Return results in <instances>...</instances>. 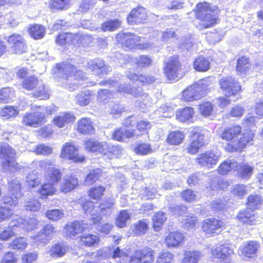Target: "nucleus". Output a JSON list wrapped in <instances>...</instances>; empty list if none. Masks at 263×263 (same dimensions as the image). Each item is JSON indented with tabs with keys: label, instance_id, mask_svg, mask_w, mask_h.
<instances>
[{
	"label": "nucleus",
	"instance_id": "f257e3e1",
	"mask_svg": "<svg viewBox=\"0 0 263 263\" xmlns=\"http://www.w3.org/2000/svg\"><path fill=\"white\" fill-rule=\"evenodd\" d=\"M241 128L240 126L235 125L226 128L219 134L223 140L228 143L225 147L226 149L229 152L241 151L247 143L253 139L254 134L251 130H246L241 135Z\"/></svg>",
	"mask_w": 263,
	"mask_h": 263
},
{
	"label": "nucleus",
	"instance_id": "f03ea898",
	"mask_svg": "<svg viewBox=\"0 0 263 263\" xmlns=\"http://www.w3.org/2000/svg\"><path fill=\"white\" fill-rule=\"evenodd\" d=\"M57 67L58 71L56 72V77L63 87L72 91L81 85L78 79L84 78V72L78 71L76 67L67 63L59 64Z\"/></svg>",
	"mask_w": 263,
	"mask_h": 263
},
{
	"label": "nucleus",
	"instance_id": "7ed1b4c3",
	"mask_svg": "<svg viewBox=\"0 0 263 263\" xmlns=\"http://www.w3.org/2000/svg\"><path fill=\"white\" fill-rule=\"evenodd\" d=\"M32 114H28L23 118V122L27 125L37 127L46 122V117L56 111L54 106H33Z\"/></svg>",
	"mask_w": 263,
	"mask_h": 263
},
{
	"label": "nucleus",
	"instance_id": "20e7f679",
	"mask_svg": "<svg viewBox=\"0 0 263 263\" xmlns=\"http://www.w3.org/2000/svg\"><path fill=\"white\" fill-rule=\"evenodd\" d=\"M117 41L127 48L132 49L137 47L138 49H148L152 48L149 43H140V37L131 33L120 32L116 36Z\"/></svg>",
	"mask_w": 263,
	"mask_h": 263
},
{
	"label": "nucleus",
	"instance_id": "39448f33",
	"mask_svg": "<svg viewBox=\"0 0 263 263\" xmlns=\"http://www.w3.org/2000/svg\"><path fill=\"white\" fill-rule=\"evenodd\" d=\"M22 86L27 90H33V95L41 100L49 98V94L45 89V86L42 81L34 77L25 79L22 82Z\"/></svg>",
	"mask_w": 263,
	"mask_h": 263
},
{
	"label": "nucleus",
	"instance_id": "423d86ee",
	"mask_svg": "<svg viewBox=\"0 0 263 263\" xmlns=\"http://www.w3.org/2000/svg\"><path fill=\"white\" fill-rule=\"evenodd\" d=\"M210 7L208 3L199 4L197 6L196 16L203 22L202 25L205 28L210 27L216 23L214 12Z\"/></svg>",
	"mask_w": 263,
	"mask_h": 263
},
{
	"label": "nucleus",
	"instance_id": "0eeeda50",
	"mask_svg": "<svg viewBox=\"0 0 263 263\" xmlns=\"http://www.w3.org/2000/svg\"><path fill=\"white\" fill-rule=\"evenodd\" d=\"M219 84L227 97L236 96L241 90L238 82L231 76L222 77L219 80Z\"/></svg>",
	"mask_w": 263,
	"mask_h": 263
},
{
	"label": "nucleus",
	"instance_id": "6e6552de",
	"mask_svg": "<svg viewBox=\"0 0 263 263\" xmlns=\"http://www.w3.org/2000/svg\"><path fill=\"white\" fill-rule=\"evenodd\" d=\"M61 157L63 159L77 163L82 162L85 160L84 156L79 154L78 148L73 142H66L63 145Z\"/></svg>",
	"mask_w": 263,
	"mask_h": 263
},
{
	"label": "nucleus",
	"instance_id": "1a4fd4ad",
	"mask_svg": "<svg viewBox=\"0 0 263 263\" xmlns=\"http://www.w3.org/2000/svg\"><path fill=\"white\" fill-rule=\"evenodd\" d=\"M154 254L150 248L136 251L130 257V263H154Z\"/></svg>",
	"mask_w": 263,
	"mask_h": 263
},
{
	"label": "nucleus",
	"instance_id": "9d476101",
	"mask_svg": "<svg viewBox=\"0 0 263 263\" xmlns=\"http://www.w3.org/2000/svg\"><path fill=\"white\" fill-rule=\"evenodd\" d=\"M89 229V225L84 221H76L68 223L65 228V233L71 238H74L82 231Z\"/></svg>",
	"mask_w": 263,
	"mask_h": 263
},
{
	"label": "nucleus",
	"instance_id": "9b49d317",
	"mask_svg": "<svg viewBox=\"0 0 263 263\" xmlns=\"http://www.w3.org/2000/svg\"><path fill=\"white\" fill-rule=\"evenodd\" d=\"M219 159V156L212 152L207 151L199 154L196 158V162L200 165L207 167H212L216 165Z\"/></svg>",
	"mask_w": 263,
	"mask_h": 263
},
{
	"label": "nucleus",
	"instance_id": "f8f14e48",
	"mask_svg": "<svg viewBox=\"0 0 263 263\" xmlns=\"http://www.w3.org/2000/svg\"><path fill=\"white\" fill-rule=\"evenodd\" d=\"M85 147L88 151L98 152L104 155L110 151V145L106 142H99L93 140H86Z\"/></svg>",
	"mask_w": 263,
	"mask_h": 263
},
{
	"label": "nucleus",
	"instance_id": "ddd939ff",
	"mask_svg": "<svg viewBox=\"0 0 263 263\" xmlns=\"http://www.w3.org/2000/svg\"><path fill=\"white\" fill-rule=\"evenodd\" d=\"M223 226V222L220 220L208 218L202 222V229L206 234L212 235L216 233Z\"/></svg>",
	"mask_w": 263,
	"mask_h": 263
},
{
	"label": "nucleus",
	"instance_id": "4468645a",
	"mask_svg": "<svg viewBox=\"0 0 263 263\" xmlns=\"http://www.w3.org/2000/svg\"><path fill=\"white\" fill-rule=\"evenodd\" d=\"M197 88L194 84L189 86L182 91L181 99L185 102H192L201 99L204 96V93Z\"/></svg>",
	"mask_w": 263,
	"mask_h": 263
},
{
	"label": "nucleus",
	"instance_id": "2eb2a0df",
	"mask_svg": "<svg viewBox=\"0 0 263 263\" xmlns=\"http://www.w3.org/2000/svg\"><path fill=\"white\" fill-rule=\"evenodd\" d=\"M179 65L177 58H172L167 62L164 71L168 79L170 80H178Z\"/></svg>",
	"mask_w": 263,
	"mask_h": 263
},
{
	"label": "nucleus",
	"instance_id": "dca6fc26",
	"mask_svg": "<svg viewBox=\"0 0 263 263\" xmlns=\"http://www.w3.org/2000/svg\"><path fill=\"white\" fill-rule=\"evenodd\" d=\"M185 236L179 232L170 233L164 239V243L168 248H176L184 241Z\"/></svg>",
	"mask_w": 263,
	"mask_h": 263
},
{
	"label": "nucleus",
	"instance_id": "f3484780",
	"mask_svg": "<svg viewBox=\"0 0 263 263\" xmlns=\"http://www.w3.org/2000/svg\"><path fill=\"white\" fill-rule=\"evenodd\" d=\"M101 85L108 84L113 87H116L118 92L124 93H129L135 97L139 96L141 93V88H133L128 87L127 85L124 84H119L117 81L108 80L106 81L100 82Z\"/></svg>",
	"mask_w": 263,
	"mask_h": 263
},
{
	"label": "nucleus",
	"instance_id": "a211bd4d",
	"mask_svg": "<svg viewBox=\"0 0 263 263\" xmlns=\"http://www.w3.org/2000/svg\"><path fill=\"white\" fill-rule=\"evenodd\" d=\"M147 18L145 9L142 7H138L132 10L127 17L129 24H140L143 22Z\"/></svg>",
	"mask_w": 263,
	"mask_h": 263
},
{
	"label": "nucleus",
	"instance_id": "6ab92c4d",
	"mask_svg": "<svg viewBox=\"0 0 263 263\" xmlns=\"http://www.w3.org/2000/svg\"><path fill=\"white\" fill-rule=\"evenodd\" d=\"M88 68L96 75H103L110 71V68L102 60H95L88 63Z\"/></svg>",
	"mask_w": 263,
	"mask_h": 263
},
{
	"label": "nucleus",
	"instance_id": "aec40b11",
	"mask_svg": "<svg viewBox=\"0 0 263 263\" xmlns=\"http://www.w3.org/2000/svg\"><path fill=\"white\" fill-rule=\"evenodd\" d=\"M204 136L201 133H194L192 137V141L187 149L189 153L196 154L198 150L204 145Z\"/></svg>",
	"mask_w": 263,
	"mask_h": 263
},
{
	"label": "nucleus",
	"instance_id": "412c9836",
	"mask_svg": "<svg viewBox=\"0 0 263 263\" xmlns=\"http://www.w3.org/2000/svg\"><path fill=\"white\" fill-rule=\"evenodd\" d=\"M77 127L78 132L83 135H91L95 133L92 122L89 118H84L79 120Z\"/></svg>",
	"mask_w": 263,
	"mask_h": 263
},
{
	"label": "nucleus",
	"instance_id": "4be33fe9",
	"mask_svg": "<svg viewBox=\"0 0 263 263\" xmlns=\"http://www.w3.org/2000/svg\"><path fill=\"white\" fill-rule=\"evenodd\" d=\"M74 116L70 112L61 113L53 119V123L60 128L66 126L75 121Z\"/></svg>",
	"mask_w": 263,
	"mask_h": 263
},
{
	"label": "nucleus",
	"instance_id": "5701e85b",
	"mask_svg": "<svg viewBox=\"0 0 263 263\" xmlns=\"http://www.w3.org/2000/svg\"><path fill=\"white\" fill-rule=\"evenodd\" d=\"M77 178L72 175H67L60 184V190L63 193H67L73 190L78 185Z\"/></svg>",
	"mask_w": 263,
	"mask_h": 263
},
{
	"label": "nucleus",
	"instance_id": "b1692460",
	"mask_svg": "<svg viewBox=\"0 0 263 263\" xmlns=\"http://www.w3.org/2000/svg\"><path fill=\"white\" fill-rule=\"evenodd\" d=\"M134 129H127L125 128H119L114 132L112 138L120 142H125L127 139L136 136Z\"/></svg>",
	"mask_w": 263,
	"mask_h": 263
},
{
	"label": "nucleus",
	"instance_id": "393cba45",
	"mask_svg": "<svg viewBox=\"0 0 263 263\" xmlns=\"http://www.w3.org/2000/svg\"><path fill=\"white\" fill-rule=\"evenodd\" d=\"M194 115V108L186 107L176 111V117L178 121L181 122H193Z\"/></svg>",
	"mask_w": 263,
	"mask_h": 263
},
{
	"label": "nucleus",
	"instance_id": "a878e982",
	"mask_svg": "<svg viewBox=\"0 0 263 263\" xmlns=\"http://www.w3.org/2000/svg\"><path fill=\"white\" fill-rule=\"evenodd\" d=\"M237 219L240 222L247 225H253L256 221L253 212L248 209L240 211L237 216Z\"/></svg>",
	"mask_w": 263,
	"mask_h": 263
},
{
	"label": "nucleus",
	"instance_id": "bb28decb",
	"mask_svg": "<svg viewBox=\"0 0 263 263\" xmlns=\"http://www.w3.org/2000/svg\"><path fill=\"white\" fill-rule=\"evenodd\" d=\"M62 176L61 170L53 167L46 172L44 177L46 181L55 186L61 180Z\"/></svg>",
	"mask_w": 263,
	"mask_h": 263
},
{
	"label": "nucleus",
	"instance_id": "cd10ccee",
	"mask_svg": "<svg viewBox=\"0 0 263 263\" xmlns=\"http://www.w3.org/2000/svg\"><path fill=\"white\" fill-rule=\"evenodd\" d=\"M259 247V245L258 242L255 241H250L244 245L241 249V251L246 257H252L256 255Z\"/></svg>",
	"mask_w": 263,
	"mask_h": 263
},
{
	"label": "nucleus",
	"instance_id": "c85d7f7f",
	"mask_svg": "<svg viewBox=\"0 0 263 263\" xmlns=\"http://www.w3.org/2000/svg\"><path fill=\"white\" fill-rule=\"evenodd\" d=\"M67 249V247L64 244L57 243L50 247L48 253L52 257H61L65 254Z\"/></svg>",
	"mask_w": 263,
	"mask_h": 263
},
{
	"label": "nucleus",
	"instance_id": "c756f323",
	"mask_svg": "<svg viewBox=\"0 0 263 263\" xmlns=\"http://www.w3.org/2000/svg\"><path fill=\"white\" fill-rule=\"evenodd\" d=\"M39 224V221L35 218H30L26 220L24 218H20L17 219V228L20 229H26L28 231L36 229Z\"/></svg>",
	"mask_w": 263,
	"mask_h": 263
},
{
	"label": "nucleus",
	"instance_id": "7c9ffc66",
	"mask_svg": "<svg viewBox=\"0 0 263 263\" xmlns=\"http://www.w3.org/2000/svg\"><path fill=\"white\" fill-rule=\"evenodd\" d=\"M238 167V163L235 160L229 159L224 161L219 166L218 173L221 175L227 174Z\"/></svg>",
	"mask_w": 263,
	"mask_h": 263
},
{
	"label": "nucleus",
	"instance_id": "2f4dec72",
	"mask_svg": "<svg viewBox=\"0 0 263 263\" xmlns=\"http://www.w3.org/2000/svg\"><path fill=\"white\" fill-rule=\"evenodd\" d=\"M202 256L198 251H187L184 253L181 263H198Z\"/></svg>",
	"mask_w": 263,
	"mask_h": 263
},
{
	"label": "nucleus",
	"instance_id": "473e14b6",
	"mask_svg": "<svg viewBox=\"0 0 263 263\" xmlns=\"http://www.w3.org/2000/svg\"><path fill=\"white\" fill-rule=\"evenodd\" d=\"M28 32L32 37L35 40H39L44 36L45 28L41 25L32 24L29 25Z\"/></svg>",
	"mask_w": 263,
	"mask_h": 263
},
{
	"label": "nucleus",
	"instance_id": "72a5a7b5",
	"mask_svg": "<svg viewBox=\"0 0 263 263\" xmlns=\"http://www.w3.org/2000/svg\"><path fill=\"white\" fill-rule=\"evenodd\" d=\"M149 221L146 219L139 220L132 226L133 232L137 235L145 234L148 229Z\"/></svg>",
	"mask_w": 263,
	"mask_h": 263
},
{
	"label": "nucleus",
	"instance_id": "f704fd0d",
	"mask_svg": "<svg viewBox=\"0 0 263 263\" xmlns=\"http://www.w3.org/2000/svg\"><path fill=\"white\" fill-rule=\"evenodd\" d=\"M94 95L92 91L87 90L79 93L76 98V102L81 106H86L93 99Z\"/></svg>",
	"mask_w": 263,
	"mask_h": 263
},
{
	"label": "nucleus",
	"instance_id": "c9c22d12",
	"mask_svg": "<svg viewBox=\"0 0 263 263\" xmlns=\"http://www.w3.org/2000/svg\"><path fill=\"white\" fill-rule=\"evenodd\" d=\"M100 241V237L95 234H86L80 237V243L85 246H95L98 245Z\"/></svg>",
	"mask_w": 263,
	"mask_h": 263
},
{
	"label": "nucleus",
	"instance_id": "e433bc0d",
	"mask_svg": "<svg viewBox=\"0 0 263 263\" xmlns=\"http://www.w3.org/2000/svg\"><path fill=\"white\" fill-rule=\"evenodd\" d=\"M194 68L198 71H207L210 68V62L203 57H199L194 62Z\"/></svg>",
	"mask_w": 263,
	"mask_h": 263
},
{
	"label": "nucleus",
	"instance_id": "4c0bfd02",
	"mask_svg": "<svg viewBox=\"0 0 263 263\" xmlns=\"http://www.w3.org/2000/svg\"><path fill=\"white\" fill-rule=\"evenodd\" d=\"M230 185V182L229 181L215 177L211 182L210 187L214 191H223Z\"/></svg>",
	"mask_w": 263,
	"mask_h": 263
},
{
	"label": "nucleus",
	"instance_id": "58836bf2",
	"mask_svg": "<svg viewBox=\"0 0 263 263\" xmlns=\"http://www.w3.org/2000/svg\"><path fill=\"white\" fill-rule=\"evenodd\" d=\"M127 77L131 81H139L142 83L145 84H150L155 81V79L152 76L142 74L138 75L130 72L127 74Z\"/></svg>",
	"mask_w": 263,
	"mask_h": 263
},
{
	"label": "nucleus",
	"instance_id": "ea45409f",
	"mask_svg": "<svg viewBox=\"0 0 263 263\" xmlns=\"http://www.w3.org/2000/svg\"><path fill=\"white\" fill-rule=\"evenodd\" d=\"M57 192L55 185L47 182L43 184L38 192L40 193L41 197L46 198L48 196H51L55 194Z\"/></svg>",
	"mask_w": 263,
	"mask_h": 263
},
{
	"label": "nucleus",
	"instance_id": "a19ab883",
	"mask_svg": "<svg viewBox=\"0 0 263 263\" xmlns=\"http://www.w3.org/2000/svg\"><path fill=\"white\" fill-rule=\"evenodd\" d=\"M253 171V166L247 164H242L238 169V175L243 179H248L252 175Z\"/></svg>",
	"mask_w": 263,
	"mask_h": 263
},
{
	"label": "nucleus",
	"instance_id": "79ce46f5",
	"mask_svg": "<svg viewBox=\"0 0 263 263\" xmlns=\"http://www.w3.org/2000/svg\"><path fill=\"white\" fill-rule=\"evenodd\" d=\"M184 138V134L180 131H174L170 133L167 138L168 143L178 145L181 143Z\"/></svg>",
	"mask_w": 263,
	"mask_h": 263
},
{
	"label": "nucleus",
	"instance_id": "37998d69",
	"mask_svg": "<svg viewBox=\"0 0 263 263\" xmlns=\"http://www.w3.org/2000/svg\"><path fill=\"white\" fill-rule=\"evenodd\" d=\"M213 78L211 77L204 78L201 80H199L197 82L194 84L198 89L201 91V92L205 95V90L209 89L210 86L212 85L213 80Z\"/></svg>",
	"mask_w": 263,
	"mask_h": 263
},
{
	"label": "nucleus",
	"instance_id": "c03bdc74",
	"mask_svg": "<svg viewBox=\"0 0 263 263\" xmlns=\"http://www.w3.org/2000/svg\"><path fill=\"white\" fill-rule=\"evenodd\" d=\"M102 174L101 170L97 168L90 171L86 176L84 184L89 186L95 182L100 177Z\"/></svg>",
	"mask_w": 263,
	"mask_h": 263
},
{
	"label": "nucleus",
	"instance_id": "a18cd8bd",
	"mask_svg": "<svg viewBox=\"0 0 263 263\" xmlns=\"http://www.w3.org/2000/svg\"><path fill=\"white\" fill-rule=\"evenodd\" d=\"M197 221V217L192 215H187L182 220L181 226L185 230L194 229Z\"/></svg>",
	"mask_w": 263,
	"mask_h": 263
},
{
	"label": "nucleus",
	"instance_id": "49530a36",
	"mask_svg": "<svg viewBox=\"0 0 263 263\" xmlns=\"http://www.w3.org/2000/svg\"><path fill=\"white\" fill-rule=\"evenodd\" d=\"M130 218V215L126 210L121 211L118 215L116 224L119 228H123L126 226V222Z\"/></svg>",
	"mask_w": 263,
	"mask_h": 263
},
{
	"label": "nucleus",
	"instance_id": "de8ad7c7",
	"mask_svg": "<svg viewBox=\"0 0 263 263\" xmlns=\"http://www.w3.org/2000/svg\"><path fill=\"white\" fill-rule=\"evenodd\" d=\"M166 219V217L163 213L158 212L155 214L153 217V228L156 231H159Z\"/></svg>",
	"mask_w": 263,
	"mask_h": 263
},
{
	"label": "nucleus",
	"instance_id": "09e8293b",
	"mask_svg": "<svg viewBox=\"0 0 263 263\" xmlns=\"http://www.w3.org/2000/svg\"><path fill=\"white\" fill-rule=\"evenodd\" d=\"M92 41V37L88 35H84L81 36L79 34H76L73 36V40H72L73 44L76 46H79L80 43L83 45H87L90 43Z\"/></svg>",
	"mask_w": 263,
	"mask_h": 263
},
{
	"label": "nucleus",
	"instance_id": "8fccbe9b",
	"mask_svg": "<svg viewBox=\"0 0 263 263\" xmlns=\"http://www.w3.org/2000/svg\"><path fill=\"white\" fill-rule=\"evenodd\" d=\"M79 202L82 205L85 212L91 213L92 212H98L99 207L94 206V202L90 200H87L85 198H81L79 200Z\"/></svg>",
	"mask_w": 263,
	"mask_h": 263
},
{
	"label": "nucleus",
	"instance_id": "3c124183",
	"mask_svg": "<svg viewBox=\"0 0 263 263\" xmlns=\"http://www.w3.org/2000/svg\"><path fill=\"white\" fill-rule=\"evenodd\" d=\"M9 149L5 146H0V158L2 159L7 158L4 162V165L8 167L13 166L14 160L11 159L9 156Z\"/></svg>",
	"mask_w": 263,
	"mask_h": 263
},
{
	"label": "nucleus",
	"instance_id": "603ef678",
	"mask_svg": "<svg viewBox=\"0 0 263 263\" xmlns=\"http://www.w3.org/2000/svg\"><path fill=\"white\" fill-rule=\"evenodd\" d=\"M72 0H51L49 5L51 8L64 9L68 8Z\"/></svg>",
	"mask_w": 263,
	"mask_h": 263
},
{
	"label": "nucleus",
	"instance_id": "864d4df0",
	"mask_svg": "<svg viewBox=\"0 0 263 263\" xmlns=\"http://www.w3.org/2000/svg\"><path fill=\"white\" fill-rule=\"evenodd\" d=\"M46 217L53 221H58L64 217V213L60 209H53L46 213Z\"/></svg>",
	"mask_w": 263,
	"mask_h": 263
},
{
	"label": "nucleus",
	"instance_id": "5fc2aeb1",
	"mask_svg": "<svg viewBox=\"0 0 263 263\" xmlns=\"http://www.w3.org/2000/svg\"><path fill=\"white\" fill-rule=\"evenodd\" d=\"M249 59L246 57H241L238 60L236 70L240 73H245L250 67Z\"/></svg>",
	"mask_w": 263,
	"mask_h": 263
},
{
	"label": "nucleus",
	"instance_id": "6e6d98bb",
	"mask_svg": "<svg viewBox=\"0 0 263 263\" xmlns=\"http://www.w3.org/2000/svg\"><path fill=\"white\" fill-rule=\"evenodd\" d=\"M120 24V22L118 20H110L102 24V29L104 31H112L119 28Z\"/></svg>",
	"mask_w": 263,
	"mask_h": 263
},
{
	"label": "nucleus",
	"instance_id": "4d7b16f0",
	"mask_svg": "<svg viewBox=\"0 0 263 263\" xmlns=\"http://www.w3.org/2000/svg\"><path fill=\"white\" fill-rule=\"evenodd\" d=\"M262 198L260 196L251 195L248 197V206L251 209H257L261 204Z\"/></svg>",
	"mask_w": 263,
	"mask_h": 263
},
{
	"label": "nucleus",
	"instance_id": "13d9d810",
	"mask_svg": "<svg viewBox=\"0 0 263 263\" xmlns=\"http://www.w3.org/2000/svg\"><path fill=\"white\" fill-rule=\"evenodd\" d=\"M105 190V187L102 186L93 187L89 190L88 195L91 198L98 200L103 195Z\"/></svg>",
	"mask_w": 263,
	"mask_h": 263
},
{
	"label": "nucleus",
	"instance_id": "bf43d9fd",
	"mask_svg": "<svg viewBox=\"0 0 263 263\" xmlns=\"http://www.w3.org/2000/svg\"><path fill=\"white\" fill-rule=\"evenodd\" d=\"M174 255L170 252H162L158 256L156 263H173Z\"/></svg>",
	"mask_w": 263,
	"mask_h": 263
},
{
	"label": "nucleus",
	"instance_id": "052dcab7",
	"mask_svg": "<svg viewBox=\"0 0 263 263\" xmlns=\"http://www.w3.org/2000/svg\"><path fill=\"white\" fill-rule=\"evenodd\" d=\"M213 105L209 102H203L199 105V111L202 116L207 117L212 115Z\"/></svg>",
	"mask_w": 263,
	"mask_h": 263
},
{
	"label": "nucleus",
	"instance_id": "680f3d73",
	"mask_svg": "<svg viewBox=\"0 0 263 263\" xmlns=\"http://www.w3.org/2000/svg\"><path fill=\"white\" fill-rule=\"evenodd\" d=\"M114 202L112 200H107L99 207L100 212L103 215H109L113 210Z\"/></svg>",
	"mask_w": 263,
	"mask_h": 263
},
{
	"label": "nucleus",
	"instance_id": "e2e57ef3",
	"mask_svg": "<svg viewBox=\"0 0 263 263\" xmlns=\"http://www.w3.org/2000/svg\"><path fill=\"white\" fill-rule=\"evenodd\" d=\"M13 94L9 88H3L0 89V103H7L9 102Z\"/></svg>",
	"mask_w": 263,
	"mask_h": 263
},
{
	"label": "nucleus",
	"instance_id": "0e129e2a",
	"mask_svg": "<svg viewBox=\"0 0 263 263\" xmlns=\"http://www.w3.org/2000/svg\"><path fill=\"white\" fill-rule=\"evenodd\" d=\"M74 35L70 33L61 34L58 36L56 42L60 45H63L70 42L73 44L72 40H73Z\"/></svg>",
	"mask_w": 263,
	"mask_h": 263
},
{
	"label": "nucleus",
	"instance_id": "69168bd1",
	"mask_svg": "<svg viewBox=\"0 0 263 263\" xmlns=\"http://www.w3.org/2000/svg\"><path fill=\"white\" fill-rule=\"evenodd\" d=\"M26 181L28 185L31 187H34L41 183L39 175L35 173L29 174L26 177Z\"/></svg>",
	"mask_w": 263,
	"mask_h": 263
},
{
	"label": "nucleus",
	"instance_id": "338daca9",
	"mask_svg": "<svg viewBox=\"0 0 263 263\" xmlns=\"http://www.w3.org/2000/svg\"><path fill=\"white\" fill-rule=\"evenodd\" d=\"M232 192L235 196L242 198L247 193V187L244 184H236L233 186Z\"/></svg>",
	"mask_w": 263,
	"mask_h": 263
},
{
	"label": "nucleus",
	"instance_id": "774afa93",
	"mask_svg": "<svg viewBox=\"0 0 263 263\" xmlns=\"http://www.w3.org/2000/svg\"><path fill=\"white\" fill-rule=\"evenodd\" d=\"M25 207L27 211L36 212L40 209L41 203L36 199H31L26 202Z\"/></svg>",
	"mask_w": 263,
	"mask_h": 263
}]
</instances>
